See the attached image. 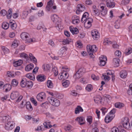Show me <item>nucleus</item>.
<instances>
[{
    "mask_svg": "<svg viewBox=\"0 0 132 132\" xmlns=\"http://www.w3.org/2000/svg\"><path fill=\"white\" fill-rule=\"evenodd\" d=\"M7 76L9 77H13L15 76L14 74H12L10 71H9L7 72Z\"/></svg>",
    "mask_w": 132,
    "mask_h": 132,
    "instance_id": "60",
    "label": "nucleus"
},
{
    "mask_svg": "<svg viewBox=\"0 0 132 132\" xmlns=\"http://www.w3.org/2000/svg\"><path fill=\"white\" fill-rule=\"evenodd\" d=\"M18 84V82L17 80L13 79L12 80L11 84L12 86L14 87L17 86Z\"/></svg>",
    "mask_w": 132,
    "mask_h": 132,
    "instance_id": "39",
    "label": "nucleus"
},
{
    "mask_svg": "<svg viewBox=\"0 0 132 132\" xmlns=\"http://www.w3.org/2000/svg\"><path fill=\"white\" fill-rule=\"evenodd\" d=\"M42 68L45 71L49 70L50 68V65L47 64H45L43 65Z\"/></svg>",
    "mask_w": 132,
    "mask_h": 132,
    "instance_id": "33",
    "label": "nucleus"
},
{
    "mask_svg": "<svg viewBox=\"0 0 132 132\" xmlns=\"http://www.w3.org/2000/svg\"><path fill=\"white\" fill-rule=\"evenodd\" d=\"M115 54L116 56L120 57L121 56V52L120 51H116L115 52Z\"/></svg>",
    "mask_w": 132,
    "mask_h": 132,
    "instance_id": "54",
    "label": "nucleus"
},
{
    "mask_svg": "<svg viewBox=\"0 0 132 132\" xmlns=\"http://www.w3.org/2000/svg\"><path fill=\"white\" fill-rule=\"evenodd\" d=\"M104 44L105 45H108L112 44L111 42L108 38H106L104 40L103 42Z\"/></svg>",
    "mask_w": 132,
    "mask_h": 132,
    "instance_id": "40",
    "label": "nucleus"
},
{
    "mask_svg": "<svg viewBox=\"0 0 132 132\" xmlns=\"http://www.w3.org/2000/svg\"><path fill=\"white\" fill-rule=\"evenodd\" d=\"M120 77L122 78H125L127 75V71L125 70L122 71L120 73Z\"/></svg>",
    "mask_w": 132,
    "mask_h": 132,
    "instance_id": "27",
    "label": "nucleus"
},
{
    "mask_svg": "<svg viewBox=\"0 0 132 132\" xmlns=\"http://www.w3.org/2000/svg\"><path fill=\"white\" fill-rule=\"evenodd\" d=\"M72 22L74 24H77L80 22L79 18L76 15L73 16L72 18Z\"/></svg>",
    "mask_w": 132,
    "mask_h": 132,
    "instance_id": "14",
    "label": "nucleus"
},
{
    "mask_svg": "<svg viewBox=\"0 0 132 132\" xmlns=\"http://www.w3.org/2000/svg\"><path fill=\"white\" fill-rule=\"evenodd\" d=\"M82 76L81 74H80L77 71L76 73L74 76V78L75 79H79Z\"/></svg>",
    "mask_w": 132,
    "mask_h": 132,
    "instance_id": "43",
    "label": "nucleus"
},
{
    "mask_svg": "<svg viewBox=\"0 0 132 132\" xmlns=\"http://www.w3.org/2000/svg\"><path fill=\"white\" fill-rule=\"evenodd\" d=\"M102 78L104 79L105 80H109L110 79V77L106 75H104V74H103Z\"/></svg>",
    "mask_w": 132,
    "mask_h": 132,
    "instance_id": "53",
    "label": "nucleus"
},
{
    "mask_svg": "<svg viewBox=\"0 0 132 132\" xmlns=\"http://www.w3.org/2000/svg\"><path fill=\"white\" fill-rule=\"evenodd\" d=\"M20 56L21 57H23L25 59H27L28 57V55L26 53H20Z\"/></svg>",
    "mask_w": 132,
    "mask_h": 132,
    "instance_id": "59",
    "label": "nucleus"
},
{
    "mask_svg": "<svg viewBox=\"0 0 132 132\" xmlns=\"http://www.w3.org/2000/svg\"><path fill=\"white\" fill-rule=\"evenodd\" d=\"M2 28L4 29H7L9 27V24L7 22H4L2 25Z\"/></svg>",
    "mask_w": 132,
    "mask_h": 132,
    "instance_id": "38",
    "label": "nucleus"
},
{
    "mask_svg": "<svg viewBox=\"0 0 132 132\" xmlns=\"http://www.w3.org/2000/svg\"><path fill=\"white\" fill-rule=\"evenodd\" d=\"M37 79L39 81H42L46 79L44 75H40L37 77Z\"/></svg>",
    "mask_w": 132,
    "mask_h": 132,
    "instance_id": "21",
    "label": "nucleus"
},
{
    "mask_svg": "<svg viewBox=\"0 0 132 132\" xmlns=\"http://www.w3.org/2000/svg\"><path fill=\"white\" fill-rule=\"evenodd\" d=\"M93 21V20L92 18H88L83 22L84 23V26L86 28H90L92 26V23Z\"/></svg>",
    "mask_w": 132,
    "mask_h": 132,
    "instance_id": "5",
    "label": "nucleus"
},
{
    "mask_svg": "<svg viewBox=\"0 0 132 132\" xmlns=\"http://www.w3.org/2000/svg\"><path fill=\"white\" fill-rule=\"evenodd\" d=\"M51 19L53 22H56L55 27H59V26L60 24L61 21H59L58 20L59 17L56 14L52 15L51 16Z\"/></svg>",
    "mask_w": 132,
    "mask_h": 132,
    "instance_id": "4",
    "label": "nucleus"
},
{
    "mask_svg": "<svg viewBox=\"0 0 132 132\" xmlns=\"http://www.w3.org/2000/svg\"><path fill=\"white\" fill-rule=\"evenodd\" d=\"M45 97V93L44 92H42L38 94L37 96V100L40 101H42Z\"/></svg>",
    "mask_w": 132,
    "mask_h": 132,
    "instance_id": "12",
    "label": "nucleus"
},
{
    "mask_svg": "<svg viewBox=\"0 0 132 132\" xmlns=\"http://www.w3.org/2000/svg\"><path fill=\"white\" fill-rule=\"evenodd\" d=\"M43 126L42 125L40 126H38L37 128L35 129V131H39L41 130L42 131H43L44 129L43 128Z\"/></svg>",
    "mask_w": 132,
    "mask_h": 132,
    "instance_id": "58",
    "label": "nucleus"
},
{
    "mask_svg": "<svg viewBox=\"0 0 132 132\" xmlns=\"http://www.w3.org/2000/svg\"><path fill=\"white\" fill-rule=\"evenodd\" d=\"M83 111V109L81 106H78L75 109V114H77L79 113L80 111L82 112Z\"/></svg>",
    "mask_w": 132,
    "mask_h": 132,
    "instance_id": "30",
    "label": "nucleus"
},
{
    "mask_svg": "<svg viewBox=\"0 0 132 132\" xmlns=\"http://www.w3.org/2000/svg\"><path fill=\"white\" fill-rule=\"evenodd\" d=\"M95 16H98L100 14V11L98 9H96L93 11L92 13Z\"/></svg>",
    "mask_w": 132,
    "mask_h": 132,
    "instance_id": "41",
    "label": "nucleus"
},
{
    "mask_svg": "<svg viewBox=\"0 0 132 132\" xmlns=\"http://www.w3.org/2000/svg\"><path fill=\"white\" fill-rule=\"evenodd\" d=\"M70 29L73 34H76L78 32V29L77 28H73L72 26H70Z\"/></svg>",
    "mask_w": 132,
    "mask_h": 132,
    "instance_id": "22",
    "label": "nucleus"
},
{
    "mask_svg": "<svg viewBox=\"0 0 132 132\" xmlns=\"http://www.w3.org/2000/svg\"><path fill=\"white\" fill-rule=\"evenodd\" d=\"M60 75L58 76V78L59 80L65 79L68 78L69 75L65 71L60 73Z\"/></svg>",
    "mask_w": 132,
    "mask_h": 132,
    "instance_id": "10",
    "label": "nucleus"
},
{
    "mask_svg": "<svg viewBox=\"0 0 132 132\" xmlns=\"http://www.w3.org/2000/svg\"><path fill=\"white\" fill-rule=\"evenodd\" d=\"M70 84V82L68 80H67L62 82V85L63 87L64 88L68 87Z\"/></svg>",
    "mask_w": 132,
    "mask_h": 132,
    "instance_id": "32",
    "label": "nucleus"
},
{
    "mask_svg": "<svg viewBox=\"0 0 132 132\" xmlns=\"http://www.w3.org/2000/svg\"><path fill=\"white\" fill-rule=\"evenodd\" d=\"M35 38H33L32 39H29L27 38V40H26L25 41H26L28 43H30L31 42H34L35 41Z\"/></svg>",
    "mask_w": 132,
    "mask_h": 132,
    "instance_id": "61",
    "label": "nucleus"
},
{
    "mask_svg": "<svg viewBox=\"0 0 132 132\" xmlns=\"http://www.w3.org/2000/svg\"><path fill=\"white\" fill-rule=\"evenodd\" d=\"M52 72L54 73L55 76H56L58 74V71L56 68L55 67L52 68Z\"/></svg>",
    "mask_w": 132,
    "mask_h": 132,
    "instance_id": "48",
    "label": "nucleus"
},
{
    "mask_svg": "<svg viewBox=\"0 0 132 132\" xmlns=\"http://www.w3.org/2000/svg\"><path fill=\"white\" fill-rule=\"evenodd\" d=\"M92 78L95 80H99V77L98 76H96L94 74H92L91 75Z\"/></svg>",
    "mask_w": 132,
    "mask_h": 132,
    "instance_id": "55",
    "label": "nucleus"
},
{
    "mask_svg": "<svg viewBox=\"0 0 132 132\" xmlns=\"http://www.w3.org/2000/svg\"><path fill=\"white\" fill-rule=\"evenodd\" d=\"M87 121L89 123V124H91L92 123V118L91 116H88L87 119Z\"/></svg>",
    "mask_w": 132,
    "mask_h": 132,
    "instance_id": "51",
    "label": "nucleus"
},
{
    "mask_svg": "<svg viewBox=\"0 0 132 132\" xmlns=\"http://www.w3.org/2000/svg\"><path fill=\"white\" fill-rule=\"evenodd\" d=\"M47 86L50 88H52L53 87V84L51 80H48L47 81Z\"/></svg>",
    "mask_w": 132,
    "mask_h": 132,
    "instance_id": "44",
    "label": "nucleus"
},
{
    "mask_svg": "<svg viewBox=\"0 0 132 132\" xmlns=\"http://www.w3.org/2000/svg\"><path fill=\"white\" fill-rule=\"evenodd\" d=\"M15 123L13 121L8 122L5 125V129L6 130H11L14 127Z\"/></svg>",
    "mask_w": 132,
    "mask_h": 132,
    "instance_id": "6",
    "label": "nucleus"
},
{
    "mask_svg": "<svg viewBox=\"0 0 132 132\" xmlns=\"http://www.w3.org/2000/svg\"><path fill=\"white\" fill-rule=\"evenodd\" d=\"M12 9H10L8 11L7 17L8 19H9L11 18L12 15Z\"/></svg>",
    "mask_w": 132,
    "mask_h": 132,
    "instance_id": "35",
    "label": "nucleus"
},
{
    "mask_svg": "<svg viewBox=\"0 0 132 132\" xmlns=\"http://www.w3.org/2000/svg\"><path fill=\"white\" fill-rule=\"evenodd\" d=\"M33 83L31 81H27V87L30 88H31L32 86Z\"/></svg>",
    "mask_w": 132,
    "mask_h": 132,
    "instance_id": "45",
    "label": "nucleus"
},
{
    "mask_svg": "<svg viewBox=\"0 0 132 132\" xmlns=\"http://www.w3.org/2000/svg\"><path fill=\"white\" fill-rule=\"evenodd\" d=\"M71 39L68 38L64 39L63 41V43L64 45L69 44L70 42Z\"/></svg>",
    "mask_w": 132,
    "mask_h": 132,
    "instance_id": "46",
    "label": "nucleus"
},
{
    "mask_svg": "<svg viewBox=\"0 0 132 132\" xmlns=\"http://www.w3.org/2000/svg\"><path fill=\"white\" fill-rule=\"evenodd\" d=\"M20 85L22 87H24L27 85V81L25 82L22 80L20 83Z\"/></svg>",
    "mask_w": 132,
    "mask_h": 132,
    "instance_id": "52",
    "label": "nucleus"
},
{
    "mask_svg": "<svg viewBox=\"0 0 132 132\" xmlns=\"http://www.w3.org/2000/svg\"><path fill=\"white\" fill-rule=\"evenodd\" d=\"M130 1V0H122L121 4L123 5H126L129 3Z\"/></svg>",
    "mask_w": 132,
    "mask_h": 132,
    "instance_id": "56",
    "label": "nucleus"
},
{
    "mask_svg": "<svg viewBox=\"0 0 132 132\" xmlns=\"http://www.w3.org/2000/svg\"><path fill=\"white\" fill-rule=\"evenodd\" d=\"M29 34L26 32H23L21 35V37L23 40H25L29 38Z\"/></svg>",
    "mask_w": 132,
    "mask_h": 132,
    "instance_id": "19",
    "label": "nucleus"
},
{
    "mask_svg": "<svg viewBox=\"0 0 132 132\" xmlns=\"http://www.w3.org/2000/svg\"><path fill=\"white\" fill-rule=\"evenodd\" d=\"M26 77L32 80L35 79V76L32 73H28L26 75Z\"/></svg>",
    "mask_w": 132,
    "mask_h": 132,
    "instance_id": "34",
    "label": "nucleus"
},
{
    "mask_svg": "<svg viewBox=\"0 0 132 132\" xmlns=\"http://www.w3.org/2000/svg\"><path fill=\"white\" fill-rule=\"evenodd\" d=\"M89 14L87 12H85L83 14L82 17L81 19V21L83 22L87 20L88 18H89Z\"/></svg>",
    "mask_w": 132,
    "mask_h": 132,
    "instance_id": "20",
    "label": "nucleus"
},
{
    "mask_svg": "<svg viewBox=\"0 0 132 132\" xmlns=\"http://www.w3.org/2000/svg\"><path fill=\"white\" fill-rule=\"evenodd\" d=\"M26 108L28 110L30 111H31L32 110V106L29 102H26Z\"/></svg>",
    "mask_w": 132,
    "mask_h": 132,
    "instance_id": "37",
    "label": "nucleus"
},
{
    "mask_svg": "<svg viewBox=\"0 0 132 132\" xmlns=\"http://www.w3.org/2000/svg\"><path fill=\"white\" fill-rule=\"evenodd\" d=\"M85 9L84 5L81 4H79L77 6V10L76 13L77 14H79L80 12L84 11Z\"/></svg>",
    "mask_w": 132,
    "mask_h": 132,
    "instance_id": "7",
    "label": "nucleus"
},
{
    "mask_svg": "<svg viewBox=\"0 0 132 132\" xmlns=\"http://www.w3.org/2000/svg\"><path fill=\"white\" fill-rule=\"evenodd\" d=\"M100 8L102 10L101 11V14L103 16L107 14V10L106 9L105 4L102 3L100 4Z\"/></svg>",
    "mask_w": 132,
    "mask_h": 132,
    "instance_id": "8",
    "label": "nucleus"
},
{
    "mask_svg": "<svg viewBox=\"0 0 132 132\" xmlns=\"http://www.w3.org/2000/svg\"><path fill=\"white\" fill-rule=\"evenodd\" d=\"M95 102L98 104H104V103L102 102V98L99 95H97L94 98Z\"/></svg>",
    "mask_w": 132,
    "mask_h": 132,
    "instance_id": "9",
    "label": "nucleus"
},
{
    "mask_svg": "<svg viewBox=\"0 0 132 132\" xmlns=\"http://www.w3.org/2000/svg\"><path fill=\"white\" fill-rule=\"evenodd\" d=\"M54 4V0H50L47 3V5L46 7V10L48 11H50L51 10V6Z\"/></svg>",
    "mask_w": 132,
    "mask_h": 132,
    "instance_id": "15",
    "label": "nucleus"
},
{
    "mask_svg": "<svg viewBox=\"0 0 132 132\" xmlns=\"http://www.w3.org/2000/svg\"><path fill=\"white\" fill-rule=\"evenodd\" d=\"M80 125L84 124L85 122L84 121V118L82 117H77L75 119Z\"/></svg>",
    "mask_w": 132,
    "mask_h": 132,
    "instance_id": "16",
    "label": "nucleus"
},
{
    "mask_svg": "<svg viewBox=\"0 0 132 132\" xmlns=\"http://www.w3.org/2000/svg\"><path fill=\"white\" fill-rule=\"evenodd\" d=\"M91 34L94 39H96L99 38V34L96 30H92L91 32Z\"/></svg>",
    "mask_w": 132,
    "mask_h": 132,
    "instance_id": "13",
    "label": "nucleus"
},
{
    "mask_svg": "<svg viewBox=\"0 0 132 132\" xmlns=\"http://www.w3.org/2000/svg\"><path fill=\"white\" fill-rule=\"evenodd\" d=\"M120 60L118 58H114L113 59V64L115 67H118L119 66Z\"/></svg>",
    "mask_w": 132,
    "mask_h": 132,
    "instance_id": "18",
    "label": "nucleus"
},
{
    "mask_svg": "<svg viewBox=\"0 0 132 132\" xmlns=\"http://www.w3.org/2000/svg\"><path fill=\"white\" fill-rule=\"evenodd\" d=\"M86 48L88 53L90 57L94 58L95 56L93 53L94 52H96L97 50V48L96 46L95 45H87Z\"/></svg>",
    "mask_w": 132,
    "mask_h": 132,
    "instance_id": "1",
    "label": "nucleus"
},
{
    "mask_svg": "<svg viewBox=\"0 0 132 132\" xmlns=\"http://www.w3.org/2000/svg\"><path fill=\"white\" fill-rule=\"evenodd\" d=\"M86 90L89 92L90 91L93 89L92 85L90 84L87 85L86 88Z\"/></svg>",
    "mask_w": 132,
    "mask_h": 132,
    "instance_id": "49",
    "label": "nucleus"
},
{
    "mask_svg": "<svg viewBox=\"0 0 132 132\" xmlns=\"http://www.w3.org/2000/svg\"><path fill=\"white\" fill-rule=\"evenodd\" d=\"M28 14V12L27 11H24L22 15V18H26Z\"/></svg>",
    "mask_w": 132,
    "mask_h": 132,
    "instance_id": "57",
    "label": "nucleus"
},
{
    "mask_svg": "<svg viewBox=\"0 0 132 132\" xmlns=\"http://www.w3.org/2000/svg\"><path fill=\"white\" fill-rule=\"evenodd\" d=\"M67 48L65 47H63L60 50V51L58 52V54L59 56H62L63 54L65 51L67 50Z\"/></svg>",
    "mask_w": 132,
    "mask_h": 132,
    "instance_id": "23",
    "label": "nucleus"
},
{
    "mask_svg": "<svg viewBox=\"0 0 132 132\" xmlns=\"http://www.w3.org/2000/svg\"><path fill=\"white\" fill-rule=\"evenodd\" d=\"M101 110L102 111V114L104 115L105 114V113L108 111V109L105 108H102L101 109Z\"/></svg>",
    "mask_w": 132,
    "mask_h": 132,
    "instance_id": "62",
    "label": "nucleus"
},
{
    "mask_svg": "<svg viewBox=\"0 0 132 132\" xmlns=\"http://www.w3.org/2000/svg\"><path fill=\"white\" fill-rule=\"evenodd\" d=\"M23 63L22 60H20L13 63V65L14 66L16 67L20 65Z\"/></svg>",
    "mask_w": 132,
    "mask_h": 132,
    "instance_id": "28",
    "label": "nucleus"
},
{
    "mask_svg": "<svg viewBox=\"0 0 132 132\" xmlns=\"http://www.w3.org/2000/svg\"><path fill=\"white\" fill-rule=\"evenodd\" d=\"M121 127L119 126L118 127H114L111 129V132H120L121 130Z\"/></svg>",
    "mask_w": 132,
    "mask_h": 132,
    "instance_id": "29",
    "label": "nucleus"
},
{
    "mask_svg": "<svg viewBox=\"0 0 132 132\" xmlns=\"http://www.w3.org/2000/svg\"><path fill=\"white\" fill-rule=\"evenodd\" d=\"M4 86L6 88L5 91L6 92L9 91L11 88V85L9 84H6Z\"/></svg>",
    "mask_w": 132,
    "mask_h": 132,
    "instance_id": "36",
    "label": "nucleus"
},
{
    "mask_svg": "<svg viewBox=\"0 0 132 132\" xmlns=\"http://www.w3.org/2000/svg\"><path fill=\"white\" fill-rule=\"evenodd\" d=\"M100 61L98 65L101 66H103L105 65L106 63V61L107 59L106 57L104 55L101 56L99 58Z\"/></svg>",
    "mask_w": 132,
    "mask_h": 132,
    "instance_id": "3",
    "label": "nucleus"
},
{
    "mask_svg": "<svg viewBox=\"0 0 132 132\" xmlns=\"http://www.w3.org/2000/svg\"><path fill=\"white\" fill-rule=\"evenodd\" d=\"M16 27V24L15 23H13L12 24H11V27L12 29H15Z\"/></svg>",
    "mask_w": 132,
    "mask_h": 132,
    "instance_id": "64",
    "label": "nucleus"
},
{
    "mask_svg": "<svg viewBox=\"0 0 132 132\" xmlns=\"http://www.w3.org/2000/svg\"><path fill=\"white\" fill-rule=\"evenodd\" d=\"M0 13L2 15L4 16L7 13V12L5 10H3L1 11Z\"/></svg>",
    "mask_w": 132,
    "mask_h": 132,
    "instance_id": "63",
    "label": "nucleus"
},
{
    "mask_svg": "<svg viewBox=\"0 0 132 132\" xmlns=\"http://www.w3.org/2000/svg\"><path fill=\"white\" fill-rule=\"evenodd\" d=\"M19 93L17 92H13L11 93L10 98L12 100H14L17 98L19 96Z\"/></svg>",
    "mask_w": 132,
    "mask_h": 132,
    "instance_id": "17",
    "label": "nucleus"
},
{
    "mask_svg": "<svg viewBox=\"0 0 132 132\" xmlns=\"http://www.w3.org/2000/svg\"><path fill=\"white\" fill-rule=\"evenodd\" d=\"M34 67V65L32 64H30L28 65L25 68L26 71H28L32 70Z\"/></svg>",
    "mask_w": 132,
    "mask_h": 132,
    "instance_id": "26",
    "label": "nucleus"
},
{
    "mask_svg": "<svg viewBox=\"0 0 132 132\" xmlns=\"http://www.w3.org/2000/svg\"><path fill=\"white\" fill-rule=\"evenodd\" d=\"M85 69L83 68H80L77 71L80 74H81V75H82L85 72Z\"/></svg>",
    "mask_w": 132,
    "mask_h": 132,
    "instance_id": "50",
    "label": "nucleus"
},
{
    "mask_svg": "<svg viewBox=\"0 0 132 132\" xmlns=\"http://www.w3.org/2000/svg\"><path fill=\"white\" fill-rule=\"evenodd\" d=\"M132 52V49L131 48H129L128 49H127L125 52L126 54L128 55L131 53Z\"/></svg>",
    "mask_w": 132,
    "mask_h": 132,
    "instance_id": "47",
    "label": "nucleus"
},
{
    "mask_svg": "<svg viewBox=\"0 0 132 132\" xmlns=\"http://www.w3.org/2000/svg\"><path fill=\"white\" fill-rule=\"evenodd\" d=\"M2 48L5 54H7L9 53V50L7 48L4 46H2Z\"/></svg>",
    "mask_w": 132,
    "mask_h": 132,
    "instance_id": "42",
    "label": "nucleus"
},
{
    "mask_svg": "<svg viewBox=\"0 0 132 132\" xmlns=\"http://www.w3.org/2000/svg\"><path fill=\"white\" fill-rule=\"evenodd\" d=\"M123 126L124 128L127 129H129L130 127V123L127 120L124 122L123 123Z\"/></svg>",
    "mask_w": 132,
    "mask_h": 132,
    "instance_id": "24",
    "label": "nucleus"
},
{
    "mask_svg": "<svg viewBox=\"0 0 132 132\" xmlns=\"http://www.w3.org/2000/svg\"><path fill=\"white\" fill-rule=\"evenodd\" d=\"M48 101L52 105L56 107L58 106L60 104V101L57 99L52 97H49Z\"/></svg>",
    "mask_w": 132,
    "mask_h": 132,
    "instance_id": "2",
    "label": "nucleus"
},
{
    "mask_svg": "<svg viewBox=\"0 0 132 132\" xmlns=\"http://www.w3.org/2000/svg\"><path fill=\"white\" fill-rule=\"evenodd\" d=\"M112 119L113 118L111 116L107 115L105 117V121L106 123H108L111 121Z\"/></svg>",
    "mask_w": 132,
    "mask_h": 132,
    "instance_id": "25",
    "label": "nucleus"
},
{
    "mask_svg": "<svg viewBox=\"0 0 132 132\" xmlns=\"http://www.w3.org/2000/svg\"><path fill=\"white\" fill-rule=\"evenodd\" d=\"M115 107L116 108H120L124 106V104L121 103H117L115 104Z\"/></svg>",
    "mask_w": 132,
    "mask_h": 132,
    "instance_id": "31",
    "label": "nucleus"
},
{
    "mask_svg": "<svg viewBox=\"0 0 132 132\" xmlns=\"http://www.w3.org/2000/svg\"><path fill=\"white\" fill-rule=\"evenodd\" d=\"M105 2L107 7L112 8L114 7L115 5L113 0H105Z\"/></svg>",
    "mask_w": 132,
    "mask_h": 132,
    "instance_id": "11",
    "label": "nucleus"
}]
</instances>
